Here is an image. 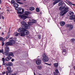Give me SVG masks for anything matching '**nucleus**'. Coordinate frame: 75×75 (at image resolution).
<instances>
[{"instance_id":"1","label":"nucleus","mask_w":75,"mask_h":75,"mask_svg":"<svg viewBox=\"0 0 75 75\" xmlns=\"http://www.w3.org/2000/svg\"><path fill=\"white\" fill-rule=\"evenodd\" d=\"M5 53V55L8 57H13L14 53L13 52H9L10 51V49H4Z\"/></svg>"},{"instance_id":"2","label":"nucleus","mask_w":75,"mask_h":75,"mask_svg":"<svg viewBox=\"0 0 75 75\" xmlns=\"http://www.w3.org/2000/svg\"><path fill=\"white\" fill-rule=\"evenodd\" d=\"M18 32H21V31H23L25 33V35H27L29 34L30 33L29 31L26 30V29H24V28H20L18 29Z\"/></svg>"},{"instance_id":"3","label":"nucleus","mask_w":75,"mask_h":75,"mask_svg":"<svg viewBox=\"0 0 75 75\" xmlns=\"http://www.w3.org/2000/svg\"><path fill=\"white\" fill-rule=\"evenodd\" d=\"M42 57V60L43 62H48V61L49 58L47 56V55H46V54L45 53H44L43 54Z\"/></svg>"},{"instance_id":"4","label":"nucleus","mask_w":75,"mask_h":75,"mask_svg":"<svg viewBox=\"0 0 75 75\" xmlns=\"http://www.w3.org/2000/svg\"><path fill=\"white\" fill-rule=\"evenodd\" d=\"M19 17L21 18V19H23V20H25V19H27L28 18L27 16H25V15H18Z\"/></svg>"},{"instance_id":"5","label":"nucleus","mask_w":75,"mask_h":75,"mask_svg":"<svg viewBox=\"0 0 75 75\" xmlns=\"http://www.w3.org/2000/svg\"><path fill=\"white\" fill-rule=\"evenodd\" d=\"M6 69L7 70L6 71V75H8V74H10V73H12L13 72V71H11V67L9 66Z\"/></svg>"},{"instance_id":"6","label":"nucleus","mask_w":75,"mask_h":75,"mask_svg":"<svg viewBox=\"0 0 75 75\" xmlns=\"http://www.w3.org/2000/svg\"><path fill=\"white\" fill-rule=\"evenodd\" d=\"M25 28V29H30V26L28 25L27 24V23L25 25H24L23 27L22 28Z\"/></svg>"},{"instance_id":"7","label":"nucleus","mask_w":75,"mask_h":75,"mask_svg":"<svg viewBox=\"0 0 75 75\" xmlns=\"http://www.w3.org/2000/svg\"><path fill=\"white\" fill-rule=\"evenodd\" d=\"M63 11H64V13L66 14L69 11V7L68 6H66V7H64V8Z\"/></svg>"},{"instance_id":"8","label":"nucleus","mask_w":75,"mask_h":75,"mask_svg":"<svg viewBox=\"0 0 75 75\" xmlns=\"http://www.w3.org/2000/svg\"><path fill=\"white\" fill-rule=\"evenodd\" d=\"M9 43H10L11 46H13V45L15 44V43H16L15 41L13 39L10 40Z\"/></svg>"},{"instance_id":"9","label":"nucleus","mask_w":75,"mask_h":75,"mask_svg":"<svg viewBox=\"0 0 75 75\" xmlns=\"http://www.w3.org/2000/svg\"><path fill=\"white\" fill-rule=\"evenodd\" d=\"M66 14L63 10L61 11L60 13V16H63L64 15H65Z\"/></svg>"},{"instance_id":"10","label":"nucleus","mask_w":75,"mask_h":75,"mask_svg":"<svg viewBox=\"0 0 75 75\" xmlns=\"http://www.w3.org/2000/svg\"><path fill=\"white\" fill-rule=\"evenodd\" d=\"M19 32H20V33H19V35L21 36V37H24V36H25V35L24 31H21Z\"/></svg>"},{"instance_id":"11","label":"nucleus","mask_w":75,"mask_h":75,"mask_svg":"<svg viewBox=\"0 0 75 75\" xmlns=\"http://www.w3.org/2000/svg\"><path fill=\"white\" fill-rule=\"evenodd\" d=\"M11 59H12V57L10 56H8L5 58V60L6 61H10V60Z\"/></svg>"},{"instance_id":"12","label":"nucleus","mask_w":75,"mask_h":75,"mask_svg":"<svg viewBox=\"0 0 75 75\" xmlns=\"http://www.w3.org/2000/svg\"><path fill=\"white\" fill-rule=\"evenodd\" d=\"M36 63L37 65H40L41 64V60H37L36 61Z\"/></svg>"},{"instance_id":"13","label":"nucleus","mask_w":75,"mask_h":75,"mask_svg":"<svg viewBox=\"0 0 75 75\" xmlns=\"http://www.w3.org/2000/svg\"><path fill=\"white\" fill-rule=\"evenodd\" d=\"M24 12V9L23 8L22 9V12L18 11L17 12V13L18 14H23Z\"/></svg>"},{"instance_id":"14","label":"nucleus","mask_w":75,"mask_h":75,"mask_svg":"<svg viewBox=\"0 0 75 75\" xmlns=\"http://www.w3.org/2000/svg\"><path fill=\"white\" fill-rule=\"evenodd\" d=\"M53 1H54L53 3V5H55V4H56L57 3H59V1H60V0H53Z\"/></svg>"},{"instance_id":"15","label":"nucleus","mask_w":75,"mask_h":75,"mask_svg":"<svg viewBox=\"0 0 75 75\" xmlns=\"http://www.w3.org/2000/svg\"><path fill=\"white\" fill-rule=\"evenodd\" d=\"M19 5L17 3H15L13 4V6L14 7H15V9H17V8H18V7Z\"/></svg>"},{"instance_id":"16","label":"nucleus","mask_w":75,"mask_h":75,"mask_svg":"<svg viewBox=\"0 0 75 75\" xmlns=\"http://www.w3.org/2000/svg\"><path fill=\"white\" fill-rule=\"evenodd\" d=\"M5 46H11L10 43L9 42H7L5 44Z\"/></svg>"},{"instance_id":"17","label":"nucleus","mask_w":75,"mask_h":75,"mask_svg":"<svg viewBox=\"0 0 75 75\" xmlns=\"http://www.w3.org/2000/svg\"><path fill=\"white\" fill-rule=\"evenodd\" d=\"M0 53H2V54H3L4 55H6V54L5 53V51L3 49H2V50H0Z\"/></svg>"},{"instance_id":"18","label":"nucleus","mask_w":75,"mask_h":75,"mask_svg":"<svg viewBox=\"0 0 75 75\" xmlns=\"http://www.w3.org/2000/svg\"><path fill=\"white\" fill-rule=\"evenodd\" d=\"M21 24H22V25H21L22 27H23L25 25V24H26L27 23H25V22L23 21H22L21 22Z\"/></svg>"},{"instance_id":"19","label":"nucleus","mask_w":75,"mask_h":75,"mask_svg":"<svg viewBox=\"0 0 75 75\" xmlns=\"http://www.w3.org/2000/svg\"><path fill=\"white\" fill-rule=\"evenodd\" d=\"M31 13L28 11H26L25 12V15H26V16H28V14H30Z\"/></svg>"},{"instance_id":"20","label":"nucleus","mask_w":75,"mask_h":75,"mask_svg":"<svg viewBox=\"0 0 75 75\" xmlns=\"http://www.w3.org/2000/svg\"><path fill=\"white\" fill-rule=\"evenodd\" d=\"M75 18V15H72L70 17V20H74Z\"/></svg>"},{"instance_id":"21","label":"nucleus","mask_w":75,"mask_h":75,"mask_svg":"<svg viewBox=\"0 0 75 75\" xmlns=\"http://www.w3.org/2000/svg\"><path fill=\"white\" fill-rule=\"evenodd\" d=\"M73 27H74V26L73 25H70V27L69 28V31H71V30H72L73 29Z\"/></svg>"},{"instance_id":"22","label":"nucleus","mask_w":75,"mask_h":75,"mask_svg":"<svg viewBox=\"0 0 75 75\" xmlns=\"http://www.w3.org/2000/svg\"><path fill=\"white\" fill-rule=\"evenodd\" d=\"M13 65V64L12 62H9L7 63L6 65H7V66H11V65Z\"/></svg>"},{"instance_id":"23","label":"nucleus","mask_w":75,"mask_h":75,"mask_svg":"<svg viewBox=\"0 0 75 75\" xmlns=\"http://www.w3.org/2000/svg\"><path fill=\"white\" fill-rule=\"evenodd\" d=\"M5 40V38H3L2 37H0V41H2H2H4Z\"/></svg>"},{"instance_id":"24","label":"nucleus","mask_w":75,"mask_h":75,"mask_svg":"<svg viewBox=\"0 0 75 75\" xmlns=\"http://www.w3.org/2000/svg\"><path fill=\"white\" fill-rule=\"evenodd\" d=\"M65 8V7H63L62 6H61L59 8V10L61 11L62 10H63V9H64Z\"/></svg>"},{"instance_id":"25","label":"nucleus","mask_w":75,"mask_h":75,"mask_svg":"<svg viewBox=\"0 0 75 75\" xmlns=\"http://www.w3.org/2000/svg\"><path fill=\"white\" fill-rule=\"evenodd\" d=\"M60 24L61 26H64L65 24V23L64 22H61Z\"/></svg>"},{"instance_id":"26","label":"nucleus","mask_w":75,"mask_h":75,"mask_svg":"<svg viewBox=\"0 0 75 75\" xmlns=\"http://www.w3.org/2000/svg\"><path fill=\"white\" fill-rule=\"evenodd\" d=\"M59 73V71H58V69H56L55 70V72H53L54 74L55 73V74H58Z\"/></svg>"},{"instance_id":"27","label":"nucleus","mask_w":75,"mask_h":75,"mask_svg":"<svg viewBox=\"0 0 75 75\" xmlns=\"http://www.w3.org/2000/svg\"><path fill=\"white\" fill-rule=\"evenodd\" d=\"M35 9L34 7H31L30 8V10L31 11H33V10H34Z\"/></svg>"},{"instance_id":"28","label":"nucleus","mask_w":75,"mask_h":75,"mask_svg":"<svg viewBox=\"0 0 75 75\" xmlns=\"http://www.w3.org/2000/svg\"><path fill=\"white\" fill-rule=\"evenodd\" d=\"M11 4H14L16 3V1H15L14 0H12L11 1Z\"/></svg>"},{"instance_id":"29","label":"nucleus","mask_w":75,"mask_h":75,"mask_svg":"<svg viewBox=\"0 0 75 75\" xmlns=\"http://www.w3.org/2000/svg\"><path fill=\"white\" fill-rule=\"evenodd\" d=\"M69 14L71 16H73V15H74V13L71 11H69Z\"/></svg>"},{"instance_id":"30","label":"nucleus","mask_w":75,"mask_h":75,"mask_svg":"<svg viewBox=\"0 0 75 75\" xmlns=\"http://www.w3.org/2000/svg\"><path fill=\"white\" fill-rule=\"evenodd\" d=\"M31 23H36V20H34V19H32L31 21Z\"/></svg>"},{"instance_id":"31","label":"nucleus","mask_w":75,"mask_h":75,"mask_svg":"<svg viewBox=\"0 0 75 75\" xmlns=\"http://www.w3.org/2000/svg\"><path fill=\"white\" fill-rule=\"evenodd\" d=\"M54 67H58V63H55L54 64Z\"/></svg>"},{"instance_id":"32","label":"nucleus","mask_w":75,"mask_h":75,"mask_svg":"<svg viewBox=\"0 0 75 75\" xmlns=\"http://www.w3.org/2000/svg\"><path fill=\"white\" fill-rule=\"evenodd\" d=\"M16 10H17V11H21V10H22V8L21 7L20 8H18L17 9L16 8Z\"/></svg>"},{"instance_id":"33","label":"nucleus","mask_w":75,"mask_h":75,"mask_svg":"<svg viewBox=\"0 0 75 75\" xmlns=\"http://www.w3.org/2000/svg\"><path fill=\"white\" fill-rule=\"evenodd\" d=\"M4 50H10V48L8 46H6L4 47Z\"/></svg>"},{"instance_id":"34","label":"nucleus","mask_w":75,"mask_h":75,"mask_svg":"<svg viewBox=\"0 0 75 75\" xmlns=\"http://www.w3.org/2000/svg\"><path fill=\"white\" fill-rule=\"evenodd\" d=\"M67 2H68V4H69L70 6H72V3L71 2H70L69 1H67Z\"/></svg>"},{"instance_id":"35","label":"nucleus","mask_w":75,"mask_h":75,"mask_svg":"<svg viewBox=\"0 0 75 75\" xmlns=\"http://www.w3.org/2000/svg\"><path fill=\"white\" fill-rule=\"evenodd\" d=\"M36 11L37 12H40V9L38 8H37L36 9Z\"/></svg>"},{"instance_id":"36","label":"nucleus","mask_w":75,"mask_h":75,"mask_svg":"<svg viewBox=\"0 0 75 75\" xmlns=\"http://www.w3.org/2000/svg\"><path fill=\"white\" fill-rule=\"evenodd\" d=\"M65 52H67L66 51V50L65 49H64L62 53V54H64V53H65Z\"/></svg>"},{"instance_id":"37","label":"nucleus","mask_w":75,"mask_h":75,"mask_svg":"<svg viewBox=\"0 0 75 75\" xmlns=\"http://www.w3.org/2000/svg\"><path fill=\"white\" fill-rule=\"evenodd\" d=\"M38 38H39V39H40L41 38V35H38Z\"/></svg>"},{"instance_id":"38","label":"nucleus","mask_w":75,"mask_h":75,"mask_svg":"<svg viewBox=\"0 0 75 75\" xmlns=\"http://www.w3.org/2000/svg\"><path fill=\"white\" fill-rule=\"evenodd\" d=\"M16 1L17 3H18V4H23V3L19 2V1Z\"/></svg>"},{"instance_id":"39","label":"nucleus","mask_w":75,"mask_h":75,"mask_svg":"<svg viewBox=\"0 0 75 75\" xmlns=\"http://www.w3.org/2000/svg\"><path fill=\"white\" fill-rule=\"evenodd\" d=\"M41 66H38V69H41Z\"/></svg>"},{"instance_id":"40","label":"nucleus","mask_w":75,"mask_h":75,"mask_svg":"<svg viewBox=\"0 0 75 75\" xmlns=\"http://www.w3.org/2000/svg\"><path fill=\"white\" fill-rule=\"evenodd\" d=\"M10 35H8L6 37V40L8 39L10 37Z\"/></svg>"},{"instance_id":"41","label":"nucleus","mask_w":75,"mask_h":75,"mask_svg":"<svg viewBox=\"0 0 75 75\" xmlns=\"http://www.w3.org/2000/svg\"><path fill=\"white\" fill-rule=\"evenodd\" d=\"M71 25L69 24H67L66 25V27H70Z\"/></svg>"},{"instance_id":"42","label":"nucleus","mask_w":75,"mask_h":75,"mask_svg":"<svg viewBox=\"0 0 75 75\" xmlns=\"http://www.w3.org/2000/svg\"><path fill=\"white\" fill-rule=\"evenodd\" d=\"M71 41L72 42H74L75 41V39L74 38L72 39Z\"/></svg>"},{"instance_id":"43","label":"nucleus","mask_w":75,"mask_h":75,"mask_svg":"<svg viewBox=\"0 0 75 75\" xmlns=\"http://www.w3.org/2000/svg\"><path fill=\"white\" fill-rule=\"evenodd\" d=\"M4 41H2V46H4Z\"/></svg>"},{"instance_id":"44","label":"nucleus","mask_w":75,"mask_h":75,"mask_svg":"<svg viewBox=\"0 0 75 75\" xmlns=\"http://www.w3.org/2000/svg\"><path fill=\"white\" fill-rule=\"evenodd\" d=\"M6 74V72L5 71H3L2 73V75H4V74Z\"/></svg>"},{"instance_id":"45","label":"nucleus","mask_w":75,"mask_h":75,"mask_svg":"<svg viewBox=\"0 0 75 75\" xmlns=\"http://www.w3.org/2000/svg\"><path fill=\"white\" fill-rule=\"evenodd\" d=\"M62 2H59V4H58V5L59 6H61V5H62Z\"/></svg>"},{"instance_id":"46","label":"nucleus","mask_w":75,"mask_h":75,"mask_svg":"<svg viewBox=\"0 0 75 75\" xmlns=\"http://www.w3.org/2000/svg\"><path fill=\"white\" fill-rule=\"evenodd\" d=\"M2 60L3 61V62H5V59L4 58H2Z\"/></svg>"},{"instance_id":"47","label":"nucleus","mask_w":75,"mask_h":75,"mask_svg":"<svg viewBox=\"0 0 75 75\" xmlns=\"http://www.w3.org/2000/svg\"><path fill=\"white\" fill-rule=\"evenodd\" d=\"M19 34H20V33H17L15 35V36L16 37H17V36H18V35H19Z\"/></svg>"},{"instance_id":"48","label":"nucleus","mask_w":75,"mask_h":75,"mask_svg":"<svg viewBox=\"0 0 75 75\" xmlns=\"http://www.w3.org/2000/svg\"><path fill=\"white\" fill-rule=\"evenodd\" d=\"M31 22H28V24H29V25H31Z\"/></svg>"},{"instance_id":"49","label":"nucleus","mask_w":75,"mask_h":75,"mask_svg":"<svg viewBox=\"0 0 75 75\" xmlns=\"http://www.w3.org/2000/svg\"><path fill=\"white\" fill-rule=\"evenodd\" d=\"M10 29H9V30L8 32V33H7V35H8L10 34Z\"/></svg>"},{"instance_id":"50","label":"nucleus","mask_w":75,"mask_h":75,"mask_svg":"<svg viewBox=\"0 0 75 75\" xmlns=\"http://www.w3.org/2000/svg\"><path fill=\"white\" fill-rule=\"evenodd\" d=\"M45 64H46V65H51V64H48V63H45Z\"/></svg>"},{"instance_id":"51","label":"nucleus","mask_w":75,"mask_h":75,"mask_svg":"<svg viewBox=\"0 0 75 75\" xmlns=\"http://www.w3.org/2000/svg\"><path fill=\"white\" fill-rule=\"evenodd\" d=\"M67 52H65V53H64V54H64V55H67Z\"/></svg>"},{"instance_id":"52","label":"nucleus","mask_w":75,"mask_h":75,"mask_svg":"<svg viewBox=\"0 0 75 75\" xmlns=\"http://www.w3.org/2000/svg\"><path fill=\"white\" fill-rule=\"evenodd\" d=\"M3 62V65H5V64H6V63H5V62Z\"/></svg>"},{"instance_id":"53","label":"nucleus","mask_w":75,"mask_h":75,"mask_svg":"<svg viewBox=\"0 0 75 75\" xmlns=\"http://www.w3.org/2000/svg\"><path fill=\"white\" fill-rule=\"evenodd\" d=\"M2 18L3 20H4V17L3 16H2Z\"/></svg>"},{"instance_id":"54","label":"nucleus","mask_w":75,"mask_h":75,"mask_svg":"<svg viewBox=\"0 0 75 75\" xmlns=\"http://www.w3.org/2000/svg\"><path fill=\"white\" fill-rule=\"evenodd\" d=\"M14 59H12L11 60V61H12V62H14Z\"/></svg>"},{"instance_id":"55","label":"nucleus","mask_w":75,"mask_h":75,"mask_svg":"<svg viewBox=\"0 0 75 75\" xmlns=\"http://www.w3.org/2000/svg\"><path fill=\"white\" fill-rule=\"evenodd\" d=\"M1 15H0V19H1Z\"/></svg>"},{"instance_id":"56","label":"nucleus","mask_w":75,"mask_h":75,"mask_svg":"<svg viewBox=\"0 0 75 75\" xmlns=\"http://www.w3.org/2000/svg\"><path fill=\"white\" fill-rule=\"evenodd\" d=\"M2 35H4V33L2 32Z\"/></svg>"},{"instance_id":"57","label":"nucleus","mask_w":75,"mask_h":75,"mask_svg":"<svg viewBox=\"0 0 75 75\" xmlns=\"http://www.w3.org/2000/svg\"><path fill=\"white\" fill-rule=\"evenodd\" d=\"M7 11H8V12H9L10 11H9V10L8 9H7Z\"/></svg>"},{"instance_id":"58","label":"nucleus","mask_w":75,"mask_h":75,"mask_svg":"<svg viewBox=\"0 0 75 75\" xmlns=\"http://www.w3.org/2000/svg\"><path fill=\"white\" fill-rule=\"evenodd\" d=\"M1 0H0V3L1 4Z\"/></svg>"},{"instance_id":"59","label":"nucleus","mask_w":75,"mask_h":75,"mask_svg":"<svg viewBox=\"0 0 75 75\" xmlns=\"http://www.w3.org/2000/svg\"><path fill=\"white\" fill-rule=\"evenodd\" d=\"M10 39H13V38L12 37L9 38Z\"/></svg>"},{"instance_id":"60","label":"nucleus","mask_w":75,"mask_h":75,"mask_svg":"<svg viewBox=\"0 0 75 75\" xmlns=\"http://www.w3.org/2000/svg\"><path fill=\"white\" fill-rule=\"evenodd\" d=\"M16 1H20V0H15Z\"/></svg>"},{"instance_id":"61","label":"nucleus","mask_w":75,"mask_h":75,"mask_svg":"<svg viewBox=\"0 0 75 75\" xmlns=\"http://www.w3.org/2000/svg\"><path fill=\"white\" fill-rule=\"evenodd\" d=\"M72 5H73V6H75V4H72Z\"/></svg>"},{"instance_id":"62","label":"nucleus","mask_w":75,"mask_h":75,"mask_svg":"<svg viewBox=\"0 0 75 75\" xmlns=\"http://www.w3.org/2000/svg\"><path fill=\"white\" fill-rule=\"evenodd\" d=\"M34 75H35V72H34Z\"/></svg>"},{"instance_id":"63","label":"nucleus","mask_w":75,"mask_h":75,"mask_svg":"<svg viewBox=\"0 0 75 75\" xmlns=\"http://www.w3.org/2000/svg\"><path fill=\"white\" fill-rule=\"evenodd\" d=\"M23 1H26L27 0H22Z\"/></svg>"},{"instance_id":"64","label":"nucleus","mask_w":75,"mask_h":75,"mask_svg":"<svg viewBox=\"0 0 75 75\" xmlns=\"http://www.w3.org/2000/svg\"><path fill=\"white\" fill-rule=\"evenodd\" d=\"M0 68H1V66L0 65Z\"/></svg>"}]
</instances>
